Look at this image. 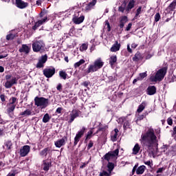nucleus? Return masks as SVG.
I'll return each mask as SVG.
<instances>
[{"instance_id":"412c9836","label":"nucleus","mask_w":176,"mask_h":176,"mask_svg":"<svg viewBox=\"0 0 176 176\" xmlns=\"http://www.w3.org/2000/svg\"><path fill=\"white\" fill-rule=\"evenodd\" d=\"M7 108V113H8V115H12L13 113V111L16 109V104H9L8 103Z\"/></svg>"},{"instance_id":"774afa93","label":"nucleus","mask_w":176,"mask_h":176,"mask_svg":"<svg viewBox=\"0 0 176 176\" xmlns=\"http://www.w3.org/2000/svg\"><path fill=\"white\" fill-rule=\"evenodd\" d=\"M41 0H38L37 1H36V5H38V6H39L40 5H41Z\"/></svg>"},{"instance_id":"423d86ee","label":"nucleus","mask_w":176,"mask_h":176,"mask_svg":"<svg viewBox=\"0 0 176 176\" xmlns=\"http://www.w3.org/2000/svg\"><path fill=\"white\" fill-rule=\"evenodd\" d=\"M33 52H43L45 50V43L43 41H36L32 43Z\"/></svg>"},{"instance_id":"9d476101","label":"nucleus","mask_w":176,"mask_h":176,"mask_svg":"<svg viewBox=\"0 0 176 176\" xmlns=\"http://www.w3.org/2000/svg\"><path fill=\"white\" fill-rule=\"evenodd\" d=\"M85 131H86V128L82 127L80 129V131L76 133V137L74 138V145H78V142H79L80 138L83 137V134H85Z\"/></svg>"},{"instance_id":"49530a36","label":"nucleus","mask_w":176,"mask_h":176,"mask_svg":"<svg viewBox=\"0 0 176 176\" xmlns=\"http://www.w3.org/2000/svg\"><path fill=\"white\" fill-rule=\"evenodd\" d=\"M159 20H160V13H157L155 15V21L156 23H157V21H159Z\"/></svg>"},{"instance_id":"f3484780","label":"nucleus","mask_w":176,"mask_h":176,"mask_svg":"<svg viewBox=\"0 0 176 176\" xmlns=\"http://www.w3.org/2000/svg\"><path fill=\"white\" fill-rule=\"evenodd\" d=\"M31 49L27 45H23L22 47L19 49L20 53H25V54H28L30 53V50Z\"/></svg>"},{"instance_id":"bb28decb","label":"nucleus","mask_w":176,"mask_h":176,"mask_svg":"<svg viewBox=\"0 0 176 176\" xmlns=\"http://www.w3.org/2000/svg\"><path fill=\"white\" fill-rule=\"evenodd\" d=\"M42 168L44 170V171H49V169L50 168V163L44 161L43 164H42Z\"/></svg>"},{"instance_id":"79ce46f5","label":"nucleus","mask_w":176,"mask_h":176,"mask_svg":"<svg viewBox=\"0 0 176 176\" xmlns=\"http://www.w3.org/2000/svg\"><path fill=\"white\" fill-rule=\"evenodd\" d=\"M142 9V7H139L137 10H136V13H135V19H137L138 17V16H140V14H141V10Z\"/></svg>"},{"instance_id":"6e6552de","label":"nucleus","mask_w":176,"mask_h":176,"mask_svg":"<svg viewBox=\"0 0 176 176\" xmlns=\"http://www.w3.org/2000/svg\"><path fill=\"white\" fill-rule=\"evenodd\" d=\"M115 168V165L112 162H109L107 164V169L104 170L100 173L99 176H111L112 175V171Z\"/></svg>"},{"instance_id":"2eb2a0df","label":"nucleus","mask_w":176,"mask_h":176,"mask_svg":"<svg viewBox=\"0 0 176 176\" xmlns=\"http://www.w3.org/2000/svg\"><path fill=\"white\" fill-rule=\"evenodd\" d=\"M17 83V79L16 78H12L11 80H7L5 83V87L6 89H10L13 85Z\"/></svg>"},{"instance_id":"cd10ccee","label":"nucleus","mask_w":176,"mask_h":176,"mask_svg":"<svg viewBox=\"0 0 176 176\" xmlns=\"http://www.w3.org/2000/svg\"><path fill=\"white\" fill-rule=\"evenodd\" d=\"M148 94L149 96H153L156 93V87L155 86L148 87Z\"/></svg>"},{"instance_id":"4468645a","label":"nucleus","mask_w":176,"mask_h":176,"mask_svg":"<svg viewBox=\"0 0 176 176\" xmlns=\"http://www.w3.org/2000/svg\"><path fill=\"white\" fill-rule=\"evenodd\" d=\"M16 5L19 9H25L28 6V3L24 2L23 0H16Z\"/></svg>"},{"instance_id":"f704fd0d","label":"nucleus","mask_w":176,"mask_h":176,"mask_svg":"<svg viewBox=\"0 0 176 176\" xmlns=\"http://www.w3.org/2000/svg\"><path fill=\"white\" fill-rule=\"evenodd\" d=\"M15 37H16V34H14L12 32H10V34H8L6 36V39H7V41H12V39H14Z\"/></svg>"},{"instance_id":"37998d69","label":"nucleus","mask_w":176,"mask_h":176,"mask_svg":"<svg viewBox=\"0 0 176 176\" xmlns=\"http://www.w3.org/2000/svg\"><path fill=\"white\" fill-rule=\"evenodd\" d=\"M59 75L60 78H63L64 80L67 79V73L65 72H60Z\"/></svg>"},{"instance_id":"5701e85b","label":"nucleus","mask_w":176,"mask_h":176,"mask_svg":"<svg viewBox=\"0 0 176 176\" xmlns=\"http://www.w3.org/2000/svg\"><path fill=\"white\" fill-rule=\"evenodd\" d=\"M118 133H119V130L118 129H114V131L111 133V141L113 142H115L116 140H118Z\"/></svg>"},{"instance_id":"ea45409f","label":"nucleus","mask_w":176,"mask_h":176,"mask_svg":"<svg viewBox=\"0 0 176 176\" xmlns=\"http://www.w3.org/2000/svg\"><path fill=\"white\" fill-rule=\"evenodd\" d=\"M16 101L17 99L16 98H12L11 99H10V102L8 104L10 105H16Z\"/></svg>"},{"instance_id":"e433bc0d","label":"nucleus","mask_w":176,"mask_h":176,"mask_svg":"<svg viewBox=\"0 0 176 176\" xmlns=\"http://www.w3.org/2000/svg\"><path fill=\"white\" fill-rule=\"evenodd\" d=\"M123 123L124 129H129L130 127V121L124 120Z\"/></svg>"},{"instance_id":"3c124183","label":"nucleus","mask_w":176,"mask_h":176,"mask_svg":"<svg viewBox=\"0 0 176 176\" xmlns=\"http://www.w3.org/2000/svg\"><path fill=\"white\" fill-rule=\"evenodd\" d=\"M127 51L129 52V53H133V50H131V48H130V44L127 45Z\"/></svg>"},{"instance_id":"c9c22d12","label":"nucleus","mask_w":176,"mask_h":176,"mask_svg":"<svg viewBox=\"0 0 176 176\" xmlns=\"http://www.w3.org/2000/svg\"><path fill=\"white\" fill-rule=\"evenodd\" d=\"M82 64H85V60L83 59H81L78 62L74 64V68H78V67H80Z\"/></svg>"},{"instance_id":"39448f33","label":"nucleus","mask_w":176,"mask_h":176,"mask_svg":"<svg viewBox=\"0 0 176 176\" xmlns=\"http://www.w3.org/2000/svg\"><path fill=\"white\" fill-rule=\"evenodd\" d=\"M134 1H129L128 6L126 7V3H123L118 8L119 12L122 13H125V14H128L129 13L130 10L134 8Z\"/></svg>"},{"instance_id":"a211bd4d","label":"nucleus","mask_w":176,"mask_h":176,"mask_svg":"<svg viewBox=\"0 0 176 176\" xmlns=\"http://www.w3.org/2000/svg\"><path fill=\"white\" fill-rule=\"evenodd\" d=\"M33 112L32 110L28 109L20 113L19 116H22L23 118H25L27 116H31Z\"/></svg>"},{"instance_id":"864d4df0","label":"nucleus","mask_w":176,"mask_h":176,"mask_svg":"<svg viewBox=\"0 0 176 176\" xmlns=\"http://www.w3.org/2000/svg\"><path fill=\"white\" fill-rule=\"evenodd\" d=\"M133 25V24H131V23H129L128 24V26L126 27V30L127 31H130V30L131 29V26Z\"/></svg>"},{"instance_id":"2f4dec72","label":"nucleus","mask_w":176,"mask_h":176,"mask_svg":"<svg viewBox=\"0 0 176 176\" xmlns=\"http://www.w3.org/2000/svg\"><path fill=\"white\" fill-rule=\"evenodd\" d=\"M142 58V56H141V54L140 52H138L135 54L134 57L133 58V60L134 61H140Z\"/></svg>"},{"instance_id":"6ab92c4d","label":"nucleus","mask_w":176,"mask_h":176,"mask_svg":"<svg viewBox=\"0 0 176 176\" xmlns=\"http://www.w3.org/2000/svg\"><path fill=\"white\" fill-rule=\"evenodd\" d=\"M79 116V111L77 110H73L72 112L70 113V120L69 122L72 123L73 120H75L76 118H78Z\"/></svg>"},{"instance_id":"c03bdc74","label":"nucleus","mask_w":176,"mask_h":176,"mask_svg":"<svg viewBox=\"0 0 176 176\" xmlns=\"http://www.w3.org/2000/svg\"><path fill=\"white\" fill-rule=\"evenodd\" d=\"M104 27L105 28H107V31L109 32L111 31V25H109V22L108 21H106Z\"/></svg>"},{"instance_id":"4d7b16f0","label":"nucleus","mask_w":176,"mask_h":176,"mask_svg":"<svg viewBox=\"0 0 176 176\" xmlns=\"http://www.w3.org/2000/svg\"><path fill=\"white\" fill-rule=\"evenodd\" d=\"M164 170V168H158V170H157V173H163V170Z\"/></svg>"},{"instance_id":"b1692460","label":"nucleus","mask_w":176,"mask_h":176,"mask_svg":"<svg viewBox=\"0 0 176 176\" xmlns=\"http://www.w3.org/2000/svg\"><path fill=\"white\" fill-rule=\"evenodd\" d=\"M96 3H97V0L92 1L91 3H88L85 6V10H87V11L91 10V9L94 8V6L96 5Z\"/></svg>"},{"instance_id":"0eeeda50","label":"nucleus","mask_w":176,"mask_h":176,"mask_svg":"<svg viewBox=\"0 0 176 176\" xmlns=\"http://www.w3.org/2000/svg\"><path fill=\"white\" fill-rule=\"evenodd\" d=\"M35 105L39 107L40 108H46L49 105V100L45 98H38L34 99Z\"/></svg>"},{"instance_id":"338daca9","label":"nucleus","mask_w":176,"mask_h":176,"mask_svg":"<svg viewBox=\"0 0 176 176\" xmlns=\"http://www.w3.org/2000/svg\"><path fill=\"white\" fill-rule=\"evenodd\" d=\"M3 71H4L3 67L0 66V72H3Z\"/></svg>"},{"instance_id":"5fc2aeb1","label":"nucleus","mask_w":176,"mask_h":176,"mask_svg":"<svg viewBox=\"0 0 176 176\" xmlns=\"http://www.w3.org/2000/svg\"><path fill=\"white\" fill-rule=\"evenodd\" d=\"M137 46H138V44H137V43H132V45H131L132 49H135V47H137Z\"/></svg>"},{"instance_id":"72a5a7b5","label":"nucleus","mask_w":176,"mask_h":176,"mask_svg":"<svg viewBox=\"0 0 176 176\" xmlns=\"http://www.w3.org/2000/svg\"><path fill=\"white\" fill-rule=\"evenodd\" d=\"M50 119H51V117L50 116H49V113H46L43 118V123H47V122H49Z\"/></svg>"},{"instance_id":"aec40b11","label":"nucleus","mask_w":176,"mask_h":176,"mask_svg":"<svg viewBox=\"0 0 176 176\" xmlns=\"http://www.w3.org/2000/svg\"><path fill=\"white\" fill-rule=\"evenodd\" d=\"M46 21H47V17H45L43 19L37 21L33 26V30H36L38 27H41V25H42V24H43L44 23H46Z\"/></svg>"},{"instance_id":"4be33fe9","label":"nucleus","mask_w":176,"mask_h":176,"mask_svg":"<svg viewBox=\"0 0 176 176\" xmlns=\"http://www.w3.org/2000/svg\"><path fill=\"white\" fill-rule=\"evenodd\" d=\"M120 50V43H118V41H116V43L113 44L110 49L111 52H119Z\"/></svg>"},{"instance_id":"680f3d73","label":"nucleus","mask_w":176,"mask_h":176,"mask_svg":"<svg viewBox=\"0 0 176 176\" xmlns=\"http://www.w3.org/2000/svg\"><path fill=\"white\" fill-rule=\"evenodd\" d=\"M12 78V76L11 75H7L6 76V79L7 80H9V79H10Z\"/></svg>"},{"instance_id":"a19ab883","label":"nucleus","mask_w":176,"mask_h":176,"mask_svg":"<svg viewBox=\"0 0 176 176\" xmlns=\"http://www.w3.org/2000/svg\"><path fill=\"white\" fill-rule=\"evenodd\" d=\"M80 52H85V50H87V44L84 43L80 47Z\"/></svg>"},{"instance_id":"7c9ffc66","label":"nucleus","mask_w":176,"mask_h":176,"mask_svg":"<svg viewBox=\"0 0 176 176\" xmlns=\"http://www.w3.org/2000/svg\"><path fill=\"white\" fill-rule=\"evenodd\" d=\"M175 6H176V1H173L168 7V10H169V12H171L173 10H174V9H175Z\"/></svg>"},{"instance_id":"f257e3e1","label":"nucleus","mask_w":176,"mask_h":176,"mask_svg":"<svg viewBox=\"0 0 176 176\" xmlns=\"http://www.w3.org/2000/svg\"><path fill=\"white\" fill-rule=\"evenodd\" d=\"M140 141L144 149H146L147 152H151L153 155L156 153L158 141L153 129H149L144 134H142Z\"/></svg>"},{"instance_id":"09e8293b","label":"nucleus","mask_w":176,"mask_h":176,"mask_svg":"<svg viewBox=\"0 0 176 176\" xmlns=\"http://www.w3.org/2000/svg\"><path fill=\"white\" fill-rule=\"evenodd\" d=\"M167 123L169 124V126H171L173 124V118H168L167 119Z\"/></svg>"},{"instance_id":"4c0bfd02","label":"nucleus","mask_w":176,"mask_h":176,"mask_svg":"<svg viewBox=\"0 0 176 176\" xmlns=\"http://www.w3.org/2000/svg\"><path fill=\"white\" fill-rule=\"evenodd\" d=\"M47 152H49V148H45L40 152V155L41 156H46L47 155Z\"/></svg>"},{"instance_id":"f8f14e48","label":"nucleus","mask_w":176,"mask_h":176,"mask_svg":"<svg viewBox=\"0 0 176 176\" xmlns=\"http://www.w3.org/2000/svg\"><path fill=\"white\" fill-rule=\"evenodd\" d=\"M54 74H56V69L54 68L45 69L43 70V74L45 75V76H46V78H52V76H53Z\"/></svg>"},{"instance_id":"0e129e2a","label":"nucleus","mask_w":176,"mask_h":176,"mask_svg":"<svg viewBox=\"0 0 176 176\" xmlns=\"http://www.w3.org/2000/svg\"><path fill=\"white\" fill-rule=\"evenodd\" d=\"M138 80H140L138 79V77L137 78H135V79L133 80V84H134V83H137V82H138Z\"/></svg>"},{"instance_id":"6e6d98bb","label":"nucleus","mask_w":176,"mask_h":176,"mask_svg":"<svg viewBox=\"0 0 176 176\" xmlns=\"http://www.w3.org/2000/svg\"><path fill=\"white\" fill-rule=\"evenodd\" d=\"M63 111V108L59 107L56 109V113H61V111Z\"/></svg>"},{"instance_id":"a18cd8bd","label":"nucleus","mask_w":176,"mask_h":176,"mask_svg":"<svg viewBox=\"0 0 176 176\" xmlns=\"http://www.w3.org/2000/svg\"><path fill=\"white\" fill-rule=\"evenodd\" d=\"M5 145L6 146L7 149H11L12 144V142L8 141L6 142Z\"/></svg>"},{"instance_id":"c85d7f7f","label":"nucleus","mask_w":176,"mask_h":176,"mask_svg":"<svg viewBox=\"0 0 176 176\" xmlns=\"http://www.w3.org/2000/svg\"><path fill=\"white\" fill-rule=\"evenodd\" d=\"M144 171H145V166H140L136 170V174L140 175L141 174H144Z\"/></svg>"},{"instance_id":"20e7f679","label":"nucleus","mask_w":176,"mask_h":176,"mask_svg":"<svg viewBox=\"0 0 176 176\" xmlns=\"http://www.w3.org/2000/svg\"><path fill=\"white\" fill-rule=\"evenodd\" d=\"M119 155V148L116 149L114 151H110L104 155L105 160H107L109 163L110 162H116L118 156Z\"/></svg>"},{"instance_id":"13d9d810","label":"nucleus","mask_w":176,"mask_h":176,"mask_svg":"<svg viewBox=\"0 0 176 176\" xmlns=\"http://www.w3.org/2000/svg\"><path fill=\"white\" fill-rule=\"evenodd\" d=\"M0 98H1V101H3V102H5V100H6L5 95H1Z\"/></svg>"},{"instance_id":"f03ea898","label":"nucleus","mask_w":176,"mask_h":176,"mask_svg":"<svg viewBox=\"0 0 176 176\" xmlns=\"http://www.w3.org/2000/svg\"><path fill=\"white\" fill-rule=\"evenodd\" d=\"M104 62H102V60H101V58H98L94 61L93 65H90L89 66L87 74H90V72H96L98 71V69H100V68H102Z\"/></svg>"},{"instance_id":"69168bd1","label":"nucleus","mask_w":176,"mask_h":176,"mask_svg":"<svg viewBox=\"0 0 176 176\" xmlns=\"http://www.w3.org/2000/svg\"><path fill=\"white\" fill-rule=\"evenodd\" d=\"M83 86H85V87H87V86H89V82H84Z\"/></svg>"},{"instance_id":"393cba45","label":"nucleus","mask_w":176,"mask_h":176,"mask_svg":"<svg viewBox=\"0 0 176 176\" xmlns=\"http://www.w3.org/2000/svg\"><path fill=\"white\" fill-rule=\"evenodd\" d=\"M128 21L127 16H123L120 17V28H123L124 27V24Z\"/></svg>"},{"instance_id":"7ed1b4c3","label":"nucleus","mask_w":176,"mask_h":176,"mask_svg":"<svg viewBox=\"0 0 176 176\" xmlns=\"http://www.w3.org/2000/svg\"><path fill=\"white\" fill-rule=\"evenodd\" d=\"M167 72V69L166 67H164L162 69H160L155 76H151L150 77V80L151 82H161V80H163L164 78V76H166V74Z\"/></svg>"},{"instance_id":"603ef678","label":"nucleus","mask_w":176,"mask_h":176,"mask_svg":"<svg viewBox=\"0 0 176 176\" xmlns=\"http://www.w3.org/2000/svg\"><path fill=\"white\" fill-rule=\"evenodd\" d=\"M142 119H144V115L139 116L136 122H138V120H142Z\"/></svg>"},{"instance_id":"bf43d9fd","label":"nucleus","mask_w":176,"mask_h":176,"mask_svg":"<svg viewBox=\"0 0 176 176\" xmlns=\"http://www.w3.org/2000/svg\"><path fill=\"white\" fill-rule=\"evenodd\" d=\"M88 149H90V148H93V142H90L87 146Z\"/></svg>"},{"instance_id":"de8ad7c7","label":"nucleus","mask_w":176,"mask_h":176,"mask_svg":"<svg viewBox=\"0 0 176 176\" xmlns=\"http://www.w3.org/2000/svg\"><path fill=\"white\" fill-rule=\"evenodd\" d=\"M93 135V132L91 131H89L87 133V137H86V140H90L91 138V135Z\"/></svg>"},{"instance_id":"473e14b6","label":"nucleus","mask_w":176,"mask_h":176,"mask_svg":"<svg viewBox=\"0 0 176 176\" xmlns=\"http://www.w3.org/2000/svg\"><path fill=\"white\" fill-rule=\"evenodd\" d=\"M116 61H118V58L116 57V55L111 56L109 61L111 65H113V64H115Z\"/></svg>"},{"instance_id":"ddd939ff","label":"nucleus","mask_w":176,"mask_h":176,"mask_svg":"<svg viewBox=\"0 0 176 176\" xmlns=\"http://www.w3.org/2000/svg\"><path fill=\"white\" fill-rule=\"evenodd\" d=\"M47 61V55L42 56L36 65L37 68H43V65Z\"/></svg>"},{"instance_id":"58836bf2","label":"nucleus","mask_w":176,"mask_h":176,"mask_svg":"<svg viewBox=\"0 0 176 176\" xmlns=\"http://www.w3.org/2000/svg\"><path fill=\"white\" fill-rule=\"evenodd\" d=\"M146 76H147L146 72L141 73L138 77V79H139L140 80H142V79H144V78H146Z\"/></svg>"},{"instance_id":"c756f323","label":"nucleus","mask_w":176,"mask_h":176,"mask_svg":"<svg viewBox=\"0 0 176 176\" xmlns=\"http://www.w3.org/2000/svg\"><path fill=\"white\" fill-rule=\"evenodd\" d=\"M140 144H136L133 148V155H138V152H140Z\"/></svg>"},{"instance_id":"dca6fc26","label":"nucleus","mask_w":176,"mask_h":176,"mask_svg":"<svg viewBox=\"0 0 176 176\" xmlns=\"http://www.w3.org/2000/svg\"><path fill=\"white\" fill-rule=\"evenodd\" d=\"M65 141H67V137H63L62 139L58 140L54 142L55 146L56 148H61L65 144Z\"/></svg>"},{"instance_id":"052dcab7","label":"nucleus","mask_w":176,"mask_h":176,"mask_svg":"<svg viewBox=\"0 0 176 176\" xmlns=\"http://www.w3.org/2000/svg\"><path fill=\"white\" fill-rule=\"evenodd\" d=\"M173 137H176V126L173 128Z\"/></svg>"},{"instance_id":"e2e57ef3","label":"nucleus","mask_w":176,"mask_h":176,"mask_svg":"<svg viewBox=\"0 0 176 176\" xmlns=\"http://www.w3.org/2000/svg\"><path fill=\"white\" fill-rule=\"evenodd\" d=\"M61 87H62L61 84H58L56 89H57V90H61Z\"/></svg>"},{"instance_id":"a878e982","label":"nucleus","mask_w":176,"mask_h":176,"mask_svg":"<svg viewBox=\"0 0 176 176\" xmlns=\"http://www.w3.org/2000/svg\"><path fill=\"white\" fill-rule=\"evenodd\" d=\"M145 107H146V102H142L141 104H140L138 108L137 113H141V112H142V111L145 109Z\"/></svg>"},{"instance_id":"9b49d317","label":"nucleus","mask_w":176,"mask_h":176,"mask_svg":"<svg viewBox=\"0 0 176 176\" xmlns=\"http://www.w3.org/2000/svg\"><path fill=\"white\" fill-rule=\"evenodd\" d=\"M30 151H31V147L28 145L23 146L21 149H20V156L22 157H24L30 153Z\"/></svg>"},{"instance_id":"1a4fd4ad","label":"nucleus","mask_w":176,"mask_h":176,"mask_svg":"<svg viewBox=\"0 0 176 176\" xmlns=\"http://www.w3.org/2000/svg\"><path fill=\"white\" fill-rule=\"evenodd\" d=\"M85 21V16L80 15L79 12H75L72 18V21L74 24H81Z\"/></svg>"},{"instance_id":"8fccbe9b","label":"nucleus","mask_w":176,"mask_h":176,"mask_svg":"<svg viewBox=\"0 0 176 176\" xmlns=\"http://www.w3.org/2000/svg\"><path fill=\"white\" fill-rule=\"evenodd\" d=\"M144 164L146 166H149V167H151L152 166V161L149 160V161H147V162H144Z\"/></svg>"}]
</instances>
